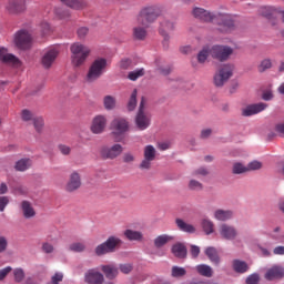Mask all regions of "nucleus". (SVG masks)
Instances as JSON below:
<instances>
[{
    "instance_id": "8",
    "label": "nucleus",
    "mask_w": 284,
    "mask_h": 284,
    "mask_svg": "<svg viewBox=\"0 0 284 284\" xmlns=\"http://www.w3.org/2000/svg\"><path fill=\"white\" fill-rule=\"evenodd\" d=\"M151 118L145 113V98L141 99L138 114L135 116V125L140 130H148L150 128Z\"/></svg>"
},
{
    "instance_id": "33",
    "label": "nucleus",
    "mask_w": 284,
    "mask_h": 284,
    "mask_svg": "<svg viewBox=\"0 0 284 284\" xmlns=\"http://www.w3.org/2000/svg\"><path fill=\"white\" fill-rule=\"evenodd\" d=\"M170 241H174V237L168 234L159 235L158 237L154 239V246L161 248L168 245Z\"/></svg>"
},
{
    "instance_id": "32",
    "label": "nucleus",
    "mask_w": 284,
    "mask_h": 284,
    "mask_svg": "<svg viewBox=\"0 0 284 284\" xmlns=\"http://www.w3.org/2000/svg\"><path fill=\"white\" fill-rule=\"evenodd\" d=\"M148 27L138 24L135 28H133V37L138 41H143L148 37Z\"/></svg>"
},
{
    "instance_id": "10",
    "label": "nucleus",
    "mask_w": 284,
    "mask_h": 284,
    "mask_svg": "<svg viewBox=\"0 0 284 284\" xmlns=\"http://www.w3.org/2000/svg\"><path fill=\"white\" fill-rule=\"evenodd\" d=\"M0 63L11 65V68H21V60H19L17 55L10 53L8 49L3 47L0 48Z\"/></svg>"
},
{
    "instance_id": "28",
    "label": "nucleus",
    "mask_w": 284,
    "mask_h": 284,
    "mask_svg": "<svg viewBox=\"0 0 284 284\" xmlns=\"http://www.w3.org/2000/svg\"><path fill=\"white\" fill-rule=\"evenodd\" d=\"M21 209H22L24 219H32L33 216L37 215L34 207H32V204L29 201H22Z\"/></svg>"
},
{
    "instance_id": "57",
    "label": "nucleus",
    "mask_w": 284,
    "mask_h": 284,
    "mask_svg": "<svg viewBox=\"0 0 284 284\" xmlns=\"http://www.w3.org/2000/svg\"><path fill=\"white\" fill-rule=\"evenodd\" d=\"M63 281V273H55L52 277H51V283L52 284H60Z\"/></svg>"
},
{
    "instance_id": "45",
    "label": "nucleus",
    "mask_w": 284,
    "mask_h": 284,
    "mask_svg": "<svg viewBox=\"0 0 284 284\" xmlns=\"http://www.w3.org/2000/svg\"><path fill=\"white\" fill-rule=\"evenodd\" d=\"M210 174V170L205 166H201L192 172V176H196L197 179H202V176H207Z\"/></svg>"
},
{
    "instance_id": "38",
    "label": "nucleus",
    "mask_w": 284,
    "mask_h": 284,
    "mask_svg": "<svg viewBox=\"0 0 284 284\" xmlns=\"http://www.w3.org/2000/svg\"><path fill=\"white\" fill-rule=\"evenodd\" d=\"M103 105L105 110H114V108H116V99L112 95H105L103 99Z\"/></svg>"
},
{
    "instance_id": "48",
    "label": "nucleus",
    "mask_w": 284,
    "mask_h": 284,
    "mask_svg": "<svg viewBox=\"0 0 284 284\" xmlns=\"http://www.w3.org/2000/svg\"><path fill=\"white\" fill-rule=\"evenodd\" d=\"M171 274L173 278H180L181 276H185V274H187V271L180 266H173Z\"/></svg>"
},
{
    "instance_id": "13",
    "label": "nucleus",
    "mask_w": 284,
    "mask_h": 284,
    "mask_svg": "<svg viewBox=\"0 0 284 284\" xmlns=\"http://www.w3.org/2000/svg\"><path fill=\"white\" fill-rule=\"evenodd\" d=\"M108 126V118L105 115H95L91 123V132L93 134H103Z\"/></svg>"
},
{
    "instance_id": "55",
    "label": "nucleus",
    "mask_w": 284,
    "mask_h": 284,
    "mask_svg": "<svg viewBox=\"0 0 284 284\" xmlns=\"http://www.w3.org/2000/svg\"><path fill=\"white\" fill-rule=\"evenodd\" d=\"M42 252H44V254H52V252H54V246L48 242H44L42 244Z\"/></svg>"
},
{
    "instance_id": "18",
    "label": "nucleus",
    "mask_w": 284,
    "mask_h": 284,
    "mask_svg": "<svg viewBox=\"0 0 284 284\" xmlns=\"http://www.w3.org/2000/svg\"><path fill=\"white\" fill-rule=\"evenodd\" d=\"M6 10L9 14H21V12H26V2L20 0H9Z\"/></svg>"
},
{
    "instance_id": "39",
    "label": "nucleus",
    "mask_w": 284,
    "mask_h": 284,
    "mask_svg": "<svg viewBox=\"0 0 284 284\" xmlns=\"http://www.w3.org/2000/svg\"><path fill=\"white\" fill-rule=\"evenodd\" d=\"M196 271L201 274V276H206V278H211L212 276V267L205 264H201L196 266Z\"/></svg>"
},
{
    "instance_id": "34",
    "label": "nucleus",
    "mask_w": 284,
    "mask_h": 284,
    "mask_svg": "<svg viewBox=\"0 0 284 284\" xmlns=\"http://www.w3.org/2000/svg\"><path fill=\"white\" fill-rule=\"evenodd\" d=\"M54 14L57 19H60L61 21H65L67 19H70V17L72 16V13H70V10L64 9L63 7H55Z\"/></svg>"
},
{
    "instance_id": "27",
    "label": "nucleus",
    "mask_w": 284,
    "mask_h": 284,
    "mask_svg": "<svg viewBox=\"0 0 284 284\" xmlns=\"http://www.w3.org/2000/svg\"><path fill=\"white\" fill-rule=\"evenodd\" d=\"M233 216L234 212L231 210L219 209L214 212V219H216V221H230Z\"/></svg>"
},
{
    "instance_id": "52",
    "label": "nucleus",
    "mask_w": 284,
    "mask_h": 284,
    "mask_svg": "<svg viewBox=\"0 0 284 284\" xmlns=\"http://www.w3.org/2000/svg\"><path fill=\"white\" fill-rule=\"evenodd\" d=\"M261 168H263V164L261 162L253 161L247 164L246 170H247V172H252L254 170H261Z\"/></svg>"
},
{
    "instance_id": "9",
    "label": "nucleus",
    "mask_w": 284,
    "mask_h": 284,
    "mask_svg": "<svg viewBox=\"0 0 284 284\" xmlns=\"http://www.w3.org/2000/svg\"><path fill=\"white\" fill-rule=\"evenodd\" d=\"M32 43V36L26 30H20L14 36V44L19 50H28Z\"/></svg>"
},
{
    "instance_id": "36",
    "label": "nucleus",
    "mask_w": 284,
    "mask_h": 284,
    "mask_svg": "<svg viewBox=\"0 0 284 284\" xmlns=\"http://www.w3.org/2000/svg\"><path fill=\"white\" fill-rule=\"evenodd\" d=\"M32 165V160L21 159L16 163V170L18 172H26Z\"/></svg>"
},
{
    "instance_id": "44",
    "label": "nucleus",
    "mask_w": 284,
    "mask_h": 284,
    "mask_svg": "<svg viewBox=\"0 0 284 284\" xmlns=\"http://www.w3.org/2000/svg\"><path fill=\"white\" fill-rule=\"evenodd\" d=\"M207 57H210V49L209 48H203L197 53V62L205 63L207 61Z\"/></svg>"
},
{
    "instance_id": "56",
    "label": "nucleus",
    "mask_w": 284,
    "mask_h": 284,
    "mask_svg": "<svg viewBox=\"0 0 284 284\" xmlns=\"http://www.w3.org/2000/svg\"><path fill=\"white\" fill-rule=\"evenodd\" d=\"M134 154L128 152V153H124L123 156H122V161L123 163H134Z\"/></svg>"
},
{
    "instance_id": "23",
    "label": "nucleus",
    "mask_w": 284,
    "mask_h": 284,
    "mask_svg": "<svg viewBox=\"0 0 284 284\" xmlns=\"http://www.w3.org/2000/svg\"><path fill=\"white\" fill-rule=\"evenodd\" d=\"M172 30H174V22L170 21V20H163L161 22L160 26V34H162V37L164 38V45L165 43H168V41H170V34H168L169 32H172Z\"/></svg>"
},
{
    "instance_id": "49",
    "label": "nucleus",
    "mask_w": 284,
    "mask_h": 284,
    "mask_svg": "<svg viewBox=\"0 0 284 284\" xmlns=\"http://www.w3.org/2000/svg\"><path fill=\"white\" fill-rule=\"evenodd\" d=\"M13 276H14L16 283H21V281L26 278V273L22 271V268H16L13 271Z\"/></svg>"
},
{
    "instance_id": "62",
    "label": "nucleus",
    "mask_w": 284,
    "mask_h": 284,
    "mask_svg": "<svg viewBox=\"0 0 284 284\" xmlns=\"http://www.w3.org/2000/svg\"><path fill=\"white\" fill-rule=\"evenodd\" d=\"M212 136V129H203L200 134V139H210Z\"/></svg>"
},
{
    "instance_id": "35",
    "label": "nucleus",
    "mask_w": 284,
    "mask_h": 284,
    "mask_svg": "<svg viewBox=\"0 0 284 284\" xmlns=\"http://www.w3.org/2000/svg\"><path fill=\"white\" fill-rule=\"evenodd\" d=\"M233 270L237 272L239 274H245L250 267L247 266V263L240 261V260H234L233 261Z\"/></svg>"
},
{
    "instance_id": "4",
    "label": "nucleus",
    "mask_w": 284,
    "mask_h": 284,
    "mask_svg": "<svg viewBox=\"0 0 284 284\" xmlns=\"http://www.w3.org/2000/svg\"><path fill=\"white\" fill-rule=\"evenodd\" d=\"M123 245V241L118 236L111 235L106 239L105 242L99 244L95 247L97 256H104V254H112V252H116L119 247Z\"/></svg>"
},
{
    "instance_id": "54",
    "label": "nucleus",
    "mask_w": 284,
    "mask_h": 284,
    "mask_svg": "<svg viewBox=\"0 0 284 284\" xmlns=\"http://www.w3.org/2000/svg\"><path fill=\"white\" fill-rule=\"evenodd\" d=\"M89 32H90V29H88L87 27H81L78 29L77 34L79 39H85Z\"/></svg>"
},
{
    "instance_id": "19",
    "label": "nucleus",
    "mask_w": 284,
    "mask_h": 284,
    "mask_svg": "<svg viewBox=\"0 0 284 284\" xmlns=\"http://www.w3.org/2000/svg\"><path fill=\"white\" fill-rule=\"evenodd\" d=\"M81 187V174L79 172L73 171L70 176L69 181L65 185L67 192H77Z\"/></svg>"
},
{
    "instance_id": "3",
    "label": "nucleus",
    "mask_w": 284,
    "mask_h": 284,
    "mask_svg": "<svg viewBox=\"0 0 284 284\" xmlns=\"http://www.w3.org/2000/svg\"><path fill=\"white\" fill-rule=\"evenodd\" d=\"M105 68H108V60H105V58L95 59L91 63L89 71L87 73V83H94V81H99V79L103 77Z\"/></svg>"
},
{
    "instance_id": "60",
    "label": "nucleus",
    "mask_w": 284,
    "mask_h": 284,
    "mask_svg": "<svg viewBox=\"0 0 284 284\" xmlns=\"http://www.w3.org/2000/svg\"><path fill=\"white\" fill-rule=\"evenodd\" d=\"M11 272H12L11 266H7V267L0 270V281H3V278H6V276H8V274H10Z\"/></svg>"
},
{
    "instance_id": "31",
    "label": "nucleus",
    "mask_w": 284,
    "mask_h": 284,
    "mask_svg": "<svg viewBox=\"0 0 284 284\" xmlns=\"http://www.w3.org/2000/svg\"><path fill=\"white\" fill-rule=\"evenodd\" d=\"M175 223L179 230H181V232H186L187 234H194V232H196V229L194 227V225L187 224L182 219H176Z\"/></svg>"
},
{
    "instance_id": "59",
    "label": "nucleus",
    "mask_w": 284,
    "mask_h": 284,
    "mask_svg": "<svg viewBox=\"0 0 284 284\" xmlns=\"http://www.w3.org/2000/svg\"><path fill=\"white\" fill-rule=\"evenodd\" d=\"M120 272L122 274H130L132 272V264H120Z\"/></svg>"
},
{
    "instance_id": "42",
    "label": "nucleus",
    "mask_w": 284,
    "mask_h": 284,
    "mask_svg": "<svg viewBox=\"0 0 284 284\" xmlns=\"http://www.w3.org/2000/svg\"><path fill=\"white\" fill-rule=\"evenodd\" d=\"M144 74V69H136L134 71L129 72L128 79H130V81H136V79H141V77H143Z\"/></svg>"
},
{
    "instance_id": "63",
    "label": "nucleus",
    "mask_w": 284,
    "mask_h": 284,
    "mask_svg": "<svg viewBox=\"0 0 284 284\" xmlns=\"http://www.w3.org/2000/svg\"><path fill=\"white\" fill-rule=\"evenodd\" d=\"M262 99L263 101H272V99H274V94L272 93V91H264L262 94Z\"/></svg>"
},
{
    "instance_id": "53",
    "label": "nucleus",
    "mask_w": 284,
    "mask_h": 284,
    "mask_svg": "<svg viewBox=\"0 0 284 284\" xmlns=\"http://www.w3.org/2000/svg\"><path fill=\"white\" fill-rule=\"evenodd\" d=\"M58 150L63 154V156H69V154L72 152V149L65 144L58 145Z\"/></svg>"
},
{
    "instance_id": "6",
    "label": "nucleus",
    "mask_w": 284,
    "mask_h": 284,
    "mask_svg": "<svg viewBox=\"0 0 284 284\" xmlns=\"http://www.w3.org/2000/svg\"><path fill=\"white\" fill-rule=\"evenodd\" d=\"M234 72V65L224 64L222 65L214 75L213 83L216 88H223Z\"/></svg>"
},
{
    "instance_id": "37",
    "label": "nucleus",
    "mask_w": 284,
    "mask_h": 284,
    "mask_svg": "<svg viewBox=\"0 0 284 284\" xmlns=\"http://www.w3.org/2000/svg\"><path fill=\"white\" fill-rule=\"evenodd\" d=\"M124 236L128 239V241H141V239H143V233L129 229L124 231Z\"/></svg>"
},
{
    "instance_id": "64",
    "label": "nucleus",
    "mask_w": 284,
    "mask_h": 284,
    "mask_svg": "<svg viewBox=\"0 0 284 284\" xmlns=\"http://www.w3.org/2000/svg\"><path fill=\"white\" fill-rule=\"evenodd\" d=\"M275 132H277V134H281L282 136H284V122L275 125Z\"/></svg>"
},
{
    "instance_id": "14",
    "label": "nucleus",
    "mask_w": 284,
    "mask_h": 284,
    "mask_svg": "<svg viewBox=\"0 0 284 284\" xmlns=\"http://www.w3.org/2000/svg\"><path fill=\"white\" fill-rule=\"evenodd\" d=\"M111 130H113V134H125L130 130V122L124 118H115L111 122Z\"/></svg>"
},
{
    "instance_id": "29",
    "label": "nucleus",
    "mask_w": 284,
    "mask_h": 284,
    "mask_svg": "<svg viewBox=\"0 0 284 284\" xmlns=\"http://www.w3.org/2000/svg\"><path fill=\"white\" fill-rule=\"evenodd\" d=\"M172 254H174L176 258H185V256H187V248L185 245L176 243L172 246Z\"/></svg>"
},
{
    "instance_id": "30",
    "label": "nucleus",
    "mask_w": 284,
    "mask_h": 284,
    "mask_svg": "<svg viewBox=\"0 0 284 284\" xmlns=\"http://www.w3.org/2000/svg\"><path fill=\"white\" fill-rule=\"evenodd\" d=\"M102 272L110 281L119 275V268L112 264L102 266Z\"/></svg>"
},
{
    "instance_id": "21",
    "label": "nucleus",
    "mask_w": 284,
    "mask_h": 284,
    "mask_svg": "<svg viewBox=\"0 0 284 284\" xmlns=\"http://www.w3.org/2000/svg\"><path fill=\"white\" fill-rule=\"evenodd\" d=\"M61 3L71 8V10H88L90 8V2L88 0H60Z\"/></svg>"
},
{
    "instance_id": "46",
    "label": "nucleus",
    "mask_w": 284,
    "mask_h": 284,
    "mask_svg": "<svg viewBox=\"0 0 284 284\" xmlns=\"http://www.w3.org/2000/svg\"><path fill=\"white\" fill-rule=\"evenodd\" d=\"M271 68H272V60L264 59L258 64L257 70H258V72H265L266 70H270Z\"/></svg>"
},
{
    "instance_id": "43",
    "label": "nucleus",
    "mask_w": 284,
    "mask_h": 284,
    "mask_svg": "<svg viewBox=\"0 0 284 284\" xmlns=\"http://www.w3.org/2000/svg\"><path fill=\"white\" fill-rule=\"evenodd\" d=\"M136 94H138V91L136 89H134L128 102L129 112H132L134 108H136Z\"/></svg>"
},
{
    "instance_id": "16",
    "label": "nucleus",
    "mask_w": 284,
    "mask_h": 284,
    "mask_svg": "<svg viewBox=\"0 0 284 284\" xmlns=\"http://www.w3.org/2000/svg\"><path fill=\"white\" fill-rule=\"evenodd\" d=\"M265 110H267V103L260 102L250 104L242 110V116H254V114H258Z\"/></svg>"
},
{
    "instance_id": "41",
    "label": "nucleus",
    "mask_w": 284,
    "mask_h": 284,
    "mask_svg": "<svg viewBox=\"0 0 284 284\" xmlns=\"http://www.w3.org/2000/svg\"><path fill=\"white\" fill-rule=\"evenodd\" d=\"M202 227L205 234L210 235L214 233V223L210 220L204 219L202 221Z\"/></svg>"
},
{
    "instance_id": "20",
    "label": "nucleus",
    "mask_w": 284,
    "mask_h": 284,
    "mask_svg": "<svg viewBox=\"0 0 284 284\" xmlns=\"http://www.w3.org/2000/svg\"><path fill=\"white\" fill-rule=\"evenodd\" d=\"M59 57V50L52 48L49 49L42 57L41 63L43 65V68H45L47 70L52 68V63H54V61H57V58Z\"/></svg>"
},
{
    "instance_id": "17",
    "label": "nucleus",
    "mask_w": 284,
    "mask_h": 284,
    "mask_svg": "<svg viewBox=\"0 0 284 284\" xmlns=\"http://www.w3.org/2000/svg\"><path fill=\"white\" fill-rule=\"evenodd\" d=\"M260 12L262 17H265L266 19H268V21H272V19H277L278 14H281L282 22L284 23V10H280L274 7H262L260 9Z\"/></svg>"
},
{
    "instance_id": "2",
    "label": "nucleus",
    "mask_w": 284,
    "mask_h": 284,
    "mask_svg": "<svg viewBox=\"0 0 284 284\" xmlns=\"http://www.w3.org/2000/svg\"><path fill=\"white\" fill-rule=\"evenodd\" d=\"M71 51V63L74 68H81L88 58L90 57V48L82 44L81 42H75L70 47Z\"/></svg>"
},
{
    "instance_id": "50",
    "label": "nucleus",
    "mask_w": 284,
    "mask_h": 284,
    "mask_svg": "<svg viewBox=\"0 0 284 284\" xmlns=\"http://www.w3.org/2000/svg\"><path fill=\"white\" fill-rule=\"evenodd\" d=\"M189 189L193 190L195 192H199V191L203 190V183H201V182H199L196 180H191L189 182Z\"/></svg>"
},
{
    "instance_id": "61",
    "label": "nucleus",
    "mask_w": 284,
    "mask_h": 284,
    "mask_svg": "<svg viewBox=\"0 0 284 284\" xmlns=\"http://www.w3.org/2000/svg\"><path fill=\"white\" fill-rule=\"evenodd\" d=\"M21 116H22L23 121H31L32 112H30V110H28V109H24V110H22Z\"/></svg>"
},
{
    "instance_id": "24",
    "label": "nucleus",
    "mask_w": 284,
    "mask_h": 284,
    "mask_svg": "<svg viewBox=\"0 0 284 284\" xmlns=\"http://www.w3.org/2000/svg\"><path fill=\"white\" fill-rule=\"evenodd\" d=\"M220 234L222 239H225L226 241H234L236 239V229L234 226H230L227 224H222L220 226Z\"/></svg>"
},
{
    "instance_id": "11",
    "label": "nucleus",
    "mask_w": 284,
    "mask_h": 284,
    "mask_svg": "<svg viewBox=\"0 0 284 284\" xmlns=\"http://www.w3.org/2000/svg\"><path fill=\"white\" fill-rule=\"evenodd\" d=\"M154 159H156V149L152 144H149L144 148V159L140 163V170H150Z\"/></svg>"
},
{
    "instance_id": "22",
    "label": "nucleus",
    "mask_w": 284,
    "mask_h": 284,
    "mask_svg": "<svg viewBox=\"0 0 284 284\" xmlns=\"http://www.w3.org/2000/svg\"><path fill=\"white\" fill-rule=\"evenodd\" d=\"M283 276H284L283 266L274 265L267 270V272L264 275V278H266V281H276L278 278H283Z\"/></svg>"
},
{
    "instance_id": "7",
    "label": "nucleus",
    "mask_w": 284,
    "mask_h": 284,
    "mask_svg": "<svg viewBox=\"0 0 284 284\" xmlns=\"http://www.w3.org/2000/svg\"><path fill=\"white\" fill-rule=\"evenodd\" d=\"M231 54H234V49L229 45L216 44L210 49V57L221 63L227 61Z\"/></svg>"
},
{
    "instance_id": "12",
    "label": "nucleus",
    "mask_w": 284,
    "mask_h": 284,
    "mask_svg": "<svg viewBox=\"0 0 284 284\" xmlns=\"http://www.w3.org/2000/svg\"><path fill=\"white\" fill-rule=\"evenodd\" d=\"M123 153V146L121 144H114L113 146H102L100 154L102 159H110L111 161L121 156Z\"/></svg>"
},
{
    "instance_id": "25",
    "label": "nucleus",
    "mask_w": 284,
    "mask_h": 284,
    "mask_svg": "<svg viewBox=\"0 0 284 284\" xmlns=\"http://www.w3.org/2000/svg\"><path fill=\"white\" fill-rule=\"evenodd\" d=\"M85 281L89 284H102L103 283V274L94 271H89L85 274Z\"/></svg>"
},
{
    "instance_id": "26",
    "label": "nucleus",
    "mask_w": 284,
    "mask_h": 284,
    "mask_svg": "<svg viewBox=\"0 0 284 284\" xmlns=\"http://www.w3.org/2000/svg\"><path fill=\"white\" fill-rule=\"evenodd\" d=\"M204 253L206 254L209 261L214 265H219L221 263V257L219 256V251L213 246H209L205 248Z\"/></svg>"
},
{
    "instance_id": "1",
    "label": "nucleus",
    "mask_w": 284,
    "mask_h": 284,
    "mask_svg": "<svg viewBox=\"0 0 284 284\" xmlns=\"http://www.w3.org/2000/svg\"><path fill=\"white\" fill-rule=\"evenodd\" d=\"M163 14V8L160 6H148L140 10L136 17L138 26H144L150 28L151 23H154L159 17Z\"/></svg>"
},
{
    "instance_id": "40",
    "label": "nucleus",
    "mask_w": 284,
    "mask_h": 284,
    "mask_svg": "<svg viewBox=\"0 0 284 284\" xmlns=\"http://www.w3.org/2000/svg\"><path fill=\"white\" fill-rule=\"evenodd\" d=\"M87 250L85 243L83 242H73L69 245L70 252L81 253Z\"/></svg>"
},
{
    "instance_id": "47",
    "label": "nucleus",
    "mask_w": 284,
    "mask_h": 284,
    "mask_svg": "<svg viewBox=\"0 0 284 284\" xmlns=\"http://www.w3.org/2000/svg\"><path fill=\"white\" fill-rule=\"evenodd\" d=\"M247 172V166L243 165L241 162L233 164V174H245Z\"/></svg>"
},
{
    "instance_id": "5",
    "label": "nucleus",
    "mask_w": 284,
    "mask_h": 284,
    "mask_svg": "<svg viewBox=\"0 0 284 284\" xmlns=\"http://www.w3.org/2000/svg\"><path fill=\"white\" fill-rule=\"evenodd\" d=\"M217 23L219 31L227 34V32H232L235 30L236 24L234 23V17L230 13H217L215 14V19L213 21Z\"/></svg>"
},
{
    "instance_id": "15",
    "label": "nucleus",
    "mask_w": 284,
    "mask_h": 284,
    "mask_svg": "<svg viewBox=\"0 0 284 284\" xmlns=\"http://www.w3.org/2000/svg\"><path fill=\"white\" fill-rule=\"evenodd\" d=\"M192 14L195 19H199L200 21H204V23L214 22V19L216 18V14L199 7H195L193 9Z\"/></svg>"
},
{
    "instance_id": "51",
    "label": "nucleus",
    "mask_w": 284,
    "mask_h": 284,
    "mask_svg": "<svg viewBox=\"0 0 284 284\" xmlns=\"http://www.w3.org/2000/svg\"><path fill=\"white\" fill-rule=\"evenodd\" d=\"M44 124H45V122L43 121V118H34L33 119V125L38 132H41L43 130Z\"/></svg>"
},
{
    "instance_id": "58",
    "label": "nucleus",
    "mask_w": 284,
    "mask_h": 284,
    "mask_svg": "<svg viewBox=\"0 0 284 284\" xmlns=\"http://www.w3.org/2000/svg\"><path fill=\"white\" fill-rule=\"evenodd\" d=\"M258 274H252L246 278V284H258Z\"/></svg>"
}]
</instances>
